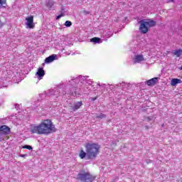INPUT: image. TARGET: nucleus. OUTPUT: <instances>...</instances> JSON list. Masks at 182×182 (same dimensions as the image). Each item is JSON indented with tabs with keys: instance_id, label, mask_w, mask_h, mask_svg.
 <instances>
[{
	"instance_id": "f257e3e1",
	"label": "nucleus",
	"mask_w": 182,
	"mask_h": 182,
	"mask_svg": "<svg viewBox=\"0 0 182 182\" xmlns=\"http://www.w3.org/2000/svg\"><path fill=\"white\" fill-rule=\"evenodd\" d=\"M56 127L51 119H42L38 125H33L31 127V133L32 134H51V133L56 132Z\"/></svg>"
},
{
	"instance_id": "f03ea898",
	"label": "nucleus",
	"mask_w": 182,
	"mask_h": 182,
	"mask_svg": "<svg viewBox=\"0 0 182 182\" xmlns=\"http://www.w3.org/2000/svg\"><path fill=\"white\" fill-rule=\"evenodd\" d=\"M84 146L86 152L83 149L80 151L79 157L80 159H83L87 156L89 160H93L99 156V153H100V145L99 144L90 141L85 143Z\"/></svg>"
},
{
	"instance_id": "7ed1b4c3",
	"label": "nucleus",
	"mask_w": 182,
	"mask_h": 182,
	"mask_svg": "<svg viewBox=\"0 0 182 182\" xmlns=\"http://www.w3.org/2000/svg\"><path fill=\"white\" fill-rule=\"evenodd\" d=\"M139 23H140L139 31L141 33H147L150 28H153L156 25V21L153 19L141 20Z\"/></svg>"
},
{
	"instance_id": "20e7f679",
	"label": "nucleus",
	"mask_w": 182,
	"mask_h": 182,
	"mask_svg": "<svg viewBox=\"0 0 182 182\" xmlns=\"http://www.w3.org/2000/svg\"><path fill=\"white\" fill-rule=\"evenodd\" d=\"M77 179L81 182H93L96 180V176H93L89 171L82 170L77 173Z\"/></svg>"
},
{
	"instance_id": "39448f33",
	"label": "nucleus",
	"mask_w": 182,
	"mask_h": 182,
	"mask_svg": "<svg viewBox=\"0 0 182 182\" xmlns=\"http://www.w3.org/2000/svg\"><path fill=\"white\" fill-rule=\"evenodd\" d=\"M26 26L29 29H33L35 28V23H33V16H30L26 18Z\"/></svg>"
},
{
	"instance_id": "423d86ee",
	"label": "nucleus",
	"mask_w": 182,
	"mask_h": 182,
	"mask_svg": "<svg viewBox=\"0 0 182 182\" xmlns=\"http://www.w3.org/2000/svg\"><path fill=\"white\" fill-rule=\"evenodd\" d=\"M11 133V128L6 125L0 126V136L6 135Z\"/></svg>"
},
{
	"instance_id": "0eeeda50",
	"label": "nucleus",
	"mask_w": 182,
	"mask_h": 182,
	"mask_svg": "<svg viewBox=\"0 0 182 182\" xmlns=\"http://www.w3.org/2000/svg\"><path fill=\"white\" fill-rule=\"evenodd\" d=\"M158 82H159V78L154 77L146 81V85H147L148 86H154V85H156V83H157Z\"/></svg>"
},
{
	"instance_id": "6e6552de",
	"label": "nucleus",
	"mask_w": 182,
	"mask_h": 182,
	"mask_svg": "<svg viewBox=\"0 0 182 182\" xmlns=\"http://www.w3.org/2000/svg\"><path fill=\"white\" fill-rule=\"evenodd\" d=\"M36 75H38V80H41V79L45 76V70L43 68H40L38 70V72L36 73Z\"/></svg>"
},
{
	"instance_id": "1a4fd4ad",
	"label": "nucleus",
	"mask_w": 182,
	"mask_h": 182,
	"mask_svg": "<svg viewBox=\"0 0 182 182\" xmlns=\"http://www.w3.org/2000/svg\"><path fill=\"white\" fill-rule=\"evenodd\" d=\"M56 59V54H53L45 59V63H52Z\"/></svg>"
},
{
	"instance_id": "9d476101",
	"label": "nucleus",
	"mask_w": 182,
	"mask_h": 182,
	"mask_svg": "<svg viewBox=\"0 0 182 182\" xmlns=\"http://www.w3.org/2000/svg\"><path fill=\"white\" fill-rule=\"evenodd\" d=\"M143 60H144L143 55H137L135 56V63H140V62H143Z\"/></svg>"
},
{
	"instance_id": "9b49d317",
	"label": "nucleus",
	"mask_w": 182,
	"mask_h": 182,
	"mask_svg": "<svg viewBox=\"0 0 182 182\" xmlns=\"http://www.w3.org/2000/svg\"><path fill=\"white\" fill-rule=\"evenodd\" d=\"M181 82H182L181 80L178 79V78H173L171 80V85L176 86V85H178V83H181Z\"/></svg>"
},
{
	"instance_id": "f8f14e48",
	"label": "nucleus",
	"mask_w": 182,
	"mask_h": 182,
	"mask_svg": "<svg viewBox=\"0 0 182 182\" xmlns=\"http://www.w3.org/2000/svg\"><path fill=\"white\" fill-rule=\"evenodd\" d=\"M82 101L76 102L74 106L72 107V110H73L74 112L80 109V107L82 106Z\"/></svg>"
},
{
	"instance_id": "ddd939ff",
	"label": "nucleus",
	"mask_w": 182,
	"mask_h": 182,
	"mask_svg": "<svg viewBox=\"0 0 182 182\" xmlns=\"http://www.w3.org/2000/svg\"><path fill=\"white\" fill-rule=\"evenodd\" d=\"M173 54L176 58H180L182 55V50L181 49L175 50H173Z\"/></svg>"
},
{
	"instance_id": "4468645a",
	"label": "nucleus",
	"mask_w": 182,
	"mask_h": 182,
	"mask_svg": "<svg viewBox=\"0 0 182 182\" xmlns=\"http://www.w3.org/2000/svg\"><path fill=\"white\" fill-rule=\"evenodd\" d=\"M91 42H93L94 43H99L100 42V38L94 37L90 39Z\"/></svg>"
},
{
	"instance_id": "2eb2a0df",
	"label": "nucleus",
	"mask_w": 182,
	"mask_h": 182,
	"mask_svg": "<svg viewBox=\"0 0 182 182\" xmlns=\"http://www.w3.org/2000/svg\"><path fill=\"white\" fill-rule=\"evenodd\" d=\"M65 26H66L67 28H70V26H72V21H66L65 22Z\"/></svg>"
},
{
	"instance_id": "dca6fc26",
	"label": "nucleus",
	"mask_w": 182,
	"mask_h": 182,
	"mask_svg": "<svg viewBox=\"0 0 182 182\" xmlns=\"http://www.w3.org/2000/svg\"><path fill=\"white\" fill-rule=\"evenodd\" d=\"M4 5H6V0H0V6L5 8Z\"/></svg>"
},
{
	"instance_id": "f3484780",
	"label": "nucleus",
	"mask_w": 182,
	"mask_h": 182,
	"mask_svg": "<svg viewBox=\"0 0 182 182\" xmlns=\"http://www.w3.org/2000/svg\"><path fill=\"white\" fill-rule=\"evenodd\" d=\"M105 117H106V114H101L97 116V119H105Z\"/></svg>"
},
{
	"instance_id": "a211bd4d",
	"label": "nucleus",
	"mask_w": 182,
	"mask_h": 182,
	"mask_svg": "<svg viewBox=\"0 0 182 182\" xmlns=\"http://www.w3.org/2000/svg\"><path fill=\"white\" fill-rule=\"evenodd\" d=\"M23 149H27L28 150H32V147L30 145H24Z\"/></svg>"
},
{
	"instance_id": "6ab92c4d",
	"label": "nucleus",
	"mask_w": 182,
	"mask_h": 182,
	"mask_svg": "<svg viewBox=\"0 0 182 182\" xmlns=\"http://www.w3.org/2000/svg\"><path fill=\"white\" fill-rule=\"evenodd\" d=\"M62 16H63V14H60L58 16H56V19H60V18H62Z\"/></svg>"
},
{
	"instance_id": "aec40b11",
	"label": "nucleus",
	"mask_w": 182,
	"mask_h": 182,
	"mask_svg": "<svg viewBox=\"0 0 182 182\" xmlns=\"http://www.w3.org/2000/svg\"><path fill=\"white\" fill-rule=\"evenodd\" d=\"M4 26V23L0 19V28H2Z\"/></svg>"
},
{
	"instance_id": "412c9836",
	"label": "nucleus",
	"mask_w": 182,
	"mask_h": 182,
	"mask_svg": "<svg viewBox=\"0 0 182 182\" xmlns=\"http://www.w3.org/2000/svg\"><path fill=\"white\" fill-rule=\"evenodd\" d=\"M53 5V3H52L51 4H50L49 8H52V6Z\"/></svg>"
},
{
	"instance_id": "4be33fe9",
	"label": "nucleus",
	"mask_w": 182,
	"mask_h": 182,
	"mask_svg": "<svg viewBox=\"0 0 182 182\" xmlns=\"http://www.w3.org/2000/svg\"><path fill=\"white\" fill-rule=\"evenodd\" d=\"M9 139V136H6V140Z\"/></svg>"
},
{
	"instance_id": "5701e85b",
	"label": "nucleus",
	"mask_w": 182,
	"mask_h": 182,
	"mask_svg": "<svg viewBox=\"0 0 182 182\" xmlns=\"http://www.w3.org/2000/svg\"><path fill=\"white\" fill-rule=\"evenodd\" d=\"M171 2H173L174 0H169Z\"/></svg>"
},
{
	"instance_id": "b1692460",
	"label": "nucleus",
	"mask_w": 182,
	"mask_h": 182,
	"mask_svg": "<svg viewBox=\"0 0 182 182\" xmlns=\"http://www.w3.org/2000/svg\"><path fill=\"white\" fill-rule=\"evenodd\" d=\"M92 100H96V98H92Z\"/></svg>"
},
{
	"instance_id": "393cba45",
	"label": "nucleus",
	"mask_w": 182,
	"mask_h": 182,
	"mask_svg": "<svg viewBox=\"0 0 182 182\" xmlns=\"http://www.w3.org/2000/svg\"><path fill=\"white\" fill-rule=\"evenodd\" d=\"M180 69H181V70H182V66L181 67V68H180Z\"/></svg>"
},
{
	"instance_id": "a878e982",
	"label": "nucleus",
	"mask_w": 182,
	"mask_h": 182,
	"mask_svg": "<svg viewBox=\"0 0 182 182\" xmlns=\"http://www.w3.org/2000/svg\"><path fill=\"white\" fill-rule=\"evenodd\" d=\"M21 157H23V155H21Z\"/></svg>"
}]
</instances>
